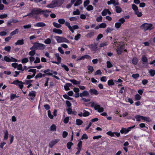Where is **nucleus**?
<instances>
[{"mask_svg":"<svg viewBox=\"0 0 155 155\" xmlns=\"http://www.w3.org/2000/svg\"><path fill=\"white\" fill-rule=\"evenodd\" d=\"M84 59H86L89 60H91V58L90 56L88 55H85L83 56Z\"/></svg>","mask_w":155,"mask_h":155,"instance_id":"nucleus-46","label":"nucleus"},{"mask_svg":"<svg viewBox=\"0 0 155 155\" xmlns=\"http://www.w3.org/2000/svg\"><path fill=\"white\" fill-rule=\"evenodd\" d=\"M59 141V139H55L51 141L49 144V146L50 148H52L53 146L55 144Z\"/></svg>","mask_w":155,"mask_h":155,"instance_id":"nucleus-13","label":"nucleus"},{"mask_svg":"<svg viewBox=\"0 0 155 155\" xmlns=\"http://www.w3.org/2000/svg\"><path fill=\"white\" fill-rule=\"evenodd\" d=\"M24 44V40L23 39H21V40H18L15 43V44L16 45H22Z\"/></svg>","mask_w":155,"mask_h":155,"instance_id":"nucleus-21","label":"nucleus"},{"mask_svg":"<svg viewBox=\"0 0 155 155\" xmlns=\"http://www.w3.org/2000/svg\"><path fill=\"white\" fill-rule=\"evenodd\" d=\"M82 142L81 141H80L78 143L77 146L78 147L77 149H81L82 148Z\"/></svg>","mask_w":155,"mask_h":155,"instance_id":"nucleus-38","label":"nucleus"},{"mask_svg":"<svg viewBox=\"0 0 155 155\" xmlns=\"http://www.w3.org/2000/svg\"><path fill=\"white\" fill-rule=\"evenodd\" d=\"M135 118H141L145 121L149 122V118L144 117L140 115H136L135 117Z\"/></svg>","mask_w":155,"mask_h":155,"instance_id":"nucleus-11","label":"nucleus"},{"mask_svg":"<svg viewBox=\"0 0 155 155\" xmlns=\"http://www.w3.org/2000/svg\"><path fill=\"white\" fill-rule=\"evenodd\" d=\"M53 32L58 34H61L62 33V31L61 30L59 29L54 28L53 29Z\"/></svg>","mask_w":155,"mask_h":155,"instance_id":"nucleus-20","label":"nucleus"},{"mask_svg":"<svg viewBox=\"0 0 155 155\" xmlns=\"http://www.w3.org/2000/svg\"><path fill=\"white\" fill-rule=\"evenodd\" d=\"M81 35L80 34H78L76 35L75 36L74 39L75 40H78L81 37Z\"/></svg>","mask_w":155,"mask_h":155,"instance_id":"nucleus-50","label":"nucleus"},{"mask_svg":"<svg viewBox=\"0 0 155 155\" xmlns=\"http://www.w3.org/2000/svg\"><path fill=\"white\" fill-rule=\"evenodd\" d=\"M91 104V107H94L95 110H97L98 112H102L104 111V109L103 107H101V106L97 103H95L93 102H91L90 103Z\"/></svg>","mask_w":155,"mask_h":155,"instance_id":"nucleus-4","label":"nucleus"},{"mask_svg":"<svg viewBox=\"0 0 155 155\" xmlns=\"http://www.w3.org/2000/svg\"><path fill=\"white\" fill-rule=\"evenodd\" d=\"M61 66L62 67L64 68L65 70L66 71H69V68H68V66L66 65H64V64H61Z\"/></svg>","mask_w":155,"mask_h":155,"instance_id":"nucleus-44","label":"nucleus"},{"mask_svg":"<svg viewBox=\"0 0 155 155\" xmlns=\"http://www.w3.org/2000/svg\"><path fill=\"white\" fill-rule=\"evenodd\" d=\"M70 81L74 84H80V83L79 81L74 79L70 80Z\"/></svg>","mask_w":155,"mask_h":155,"instance_id":"nucleus-27","label":"nucleus"},{"mask_svg":"<svg viewBox=\"0 0 155 155\" xmlns=\"http://www.w3.org/2000/svg\"><path fill=\"white\" fill-rule=\"evenodd\" d=\"M107 83L109 86L113 85L114 84V83L112 79L109 80L107 82Z\"/></svg>","mask_w":155,"mask_h":155,"instance_id":"nucleus-39","label":"nucleus"},{"mask_svg":"<svg viewBox=\"0 0 155 155\" xmlns=\"http://www.w3.org/2000/svg\"><path fill=\"white\" fill-rule=\"evenodd\" d=\"M19 83H23L22 81H19L18 80H16L14 81L13 82L11 83V84L17 85Z\"/></svg>","mask_w":155,"mask_h":155,"instance_id":"nucleus-23","label":"nucleus"},{"mask_svg":"<svg viewBox=\"0 0 155 155\" xmlns=\"http://www.w3.org/2000/svg\"><path fill=\"white\" fill-rule=\"evenodd\" d=\"M89 92L91 95H97L98 94V92L95 89H91L89 90Z\"/></svg>","mask_w":155,"mask_h":155,"instance_id":"nucleus-15","label":"nucleus"},{"mask_svg":"<svg viewBox=\"0 0 155 155\" xmlns=\"http://www.w3.org/2000/svg\"><path fill=\"white\" fill-rule=\"evenodd\" d=\"M141 60L143 62H146L147 61V58L145 55H143L142 56Z\"/></svg>","mask_w":155,"mask_h":155,"instance_id":"nucleus-31","label":"nucleus"},{"mask_svg":"<svg viewBox=\"0 0 155 155\" xmlns=\"http://www.w3.org/2000/svg\"><path fill=\"white\" fill-rule=\"evenodd\" d=\"M141 98L140 96L138 94H137L135 95V99L136 100H139Z\"/></svg>","mask_w":155,"mask_h":155,"instance_id":"nucleus-60","label":"nucleus"},{"mask_svg":"<svg viewBox=\"0 0 155 155\" xmlns=\"http://www.w3.org/2000/svg\"><path fill=\"white\" fill-rule=\"evenodd\" d=\"M46 74H47V75L52 76V77H54V78H55L57 79L58 80L59 79V77H58V76H57L56 75H52L53 74L52 73L49 72V73H46Z\"/></svg>","mask_w":155,"mask_h":155,"instance_id":"nucleus-43","label":"nucleus"},{"mask_svg":"<svg viewBox=\"0 0 155 155\" xmlns=\"http://www.w3.org/2000/svg\"><path fill=\"white\" fill-rule=\"evenodd\" d=\"M80 12L79 10L77 9L75 11H74L73 12V14L74 15H79L80 14Z\"/></svg>","mask_w":155,"mask_h":155,"instance_id":"nucleus-58","label":"nucleus"},{"mask_svg":"<svg viewBox=\"0 0 155 155\" xmlns=\"http://www.w3.org/2000/svg\"><path fill=\"white\" fill-rule=\"evenodd\" d=\"M4 60L5 61L8 62H10L11 61L17 62V59L14 58L13 57H12L11 58H10L7 56H5L4 57Z\"/></svg>","mask_w":155,"mask_h":155,"instance_id":"nucleus-8","label":"nucleus"},{"mask_svg":"<svg viewBox=\"0 0 155 155\" xmlns=\"http://www.w3.org/2000/svg\"><path fill=\"white\" fill-rule=\"evenodd\" d=\"M117 13H120L122 11V9L119 6H116L115 7Z\"/></svg>","mask_w":155,"mask_h":155,"instance_id":"nucleus-33","label":"nucleus"},{"mask_svg":"<svg viewBox=\"0 0 155 155\" xmlns=\"http://www.w3.org/2000/svg\"><path fill=\"white\" fill-rule=\"evenodd\" d=\"M107 45V42H103L100 44L99 47L100 48H101L106 46Z\"/></svg>","mask_w":155,"mask_h":155,"instance_id":"nucleus-51","label":"nucleus"},{"mask_svg":"<svg viewBox=\"0 0 155 155\" xmlns=\"http://www.w3.org/2000/svg\"><path fill=\"white\" fill-rule=\"evenodd\" d=\"M28 61V59L27 58H25L21 60V62L23 63H25Z\"/></svg>","mask_w":155,"mask_h":155,"instance_id":"nucleus-55","label":"nucleus"},{"mask_svg":"<svg viewBox=\"0 0 155 155\" xmlns=\"http://www.w3.org/2000/svg\"><path fill=\"white\" fill-rule=\"evenodd\" d=\"M82 3V1L81 0H77L75 3L74 4V6H78Z\"/></svg>","mask_w":155,"mask_h":155,"instance_id":"nucleus-25","label":"nucleus"},{"mask_svg":"<svg viewBox=\"0 0 155 155\" xmlns=\"http://www.w3.org/2000/svg\"><path fill=\"white\" fill-rule=\"evenodd\" d=\"M138 62V60L137 58L135 57H134L132 60V63L134 64L135 65Z\"/></svg>","mask_w":155,"mask_h":155,"instance_id":"nucleus-29","label":"nucleus"},{"mask_svg":"<svg viewBox=\"0 0 155 155\" xmlns=\"http://www.w3.org/2000/svg\"><path fill=\"white\" fill-rule=\"evenodd\" d=\"M73 145V143L71 142H69L67 143V146L68 149H70L71 146Z\"/></svg>","mask_w":155,"mask_h":155,"instance_id":"nucleus-42","label":"nucleus"},{"mask_svg":"<svg viewBox=\"0 0 155 155\" xmlns=\"http://www.w3.org/2000/svg\"><path fill=\"white\" fill-rule=\"evenodd\" d=\"M36 96V92L34 91H31L29 94L28 96L30 97V99L32 100H34V98Z\"/></svg>","mask_w":155,"mask_h":155,"instance_id":"nucleus-10","label":"nucleus"},{"mask_svg":"<svg viewBox=\"0 0 155 155\" xmlns=\"http://www.w3.org/2000/svg\"><path fill=\"white\" fill-rule=\"evenodd\" d=\"M51 40L49 38H48L44 41V43L47 44H49L51 43Z\"/></svg>","mask_w":155,"mask_h":155,"instance_id":"nucleus-41","label":"nucleus"},{"mask_svg":"<svg viewBox=\"0 0 155 155\" xmlns=\"http://www.w3.org/2000/svg\"><path fill=\"white\" fill-rule=\"evenodd\" d=\"M32 15L34 18L37 19V16L41 15V9L40 8H35L31 10Z\"/></svg>","mask_w":155,"mask_h":155,"instance_id":"nucleus-5","label":"nucleus"},{"mask_svg":"<svg viewBox=\"0 0 155 155\" xmlns=\"http://www.w3.org/2000/svg\"><path fill=\"white\" fill-rule=\"evenodd\" d=\"M54 38L56 40L57 42L58 43H61L63 42H66L68 43H70V42L66 38L62 37L55 36Z\"/></svg>","mask_w":155,"mask_h":155,"instance_id":"nucleus-6","label":"nucleus"},{"mask_svg":"<svg viewBox=\"0 0 155 155\" xmlns=\"http://www.w3.org/2000/svg\"><path fill=\"white\" fill-rule=\"evenodd\" d=\"M63 97L65 98L66 99H68L70 100H71L72 99V98H71V97H69L68 95H67L66 94L64 95H63Z\"/></svg>","mask_w":155,"mask_h":155,"instance_id":"nucleus-64","label":"nucleus"},{"mask_svg":"<svg viewBox=\"0 0 155 155\" xmlns=\"http://www.w3.org/2000/svg\"><path fill=\"white\" fill-rule=\"evenodd\" d=\"M89 95V93L87 91H84L82 93L80 94V96L81 97H87Z\"/></svg>","mask_w":155,"mask_h":155,"instance_id":"nucleus-14","label":"nucleus"},{"mask_svg":"<svg viewBox=\"0 0 155 155\" xmlns=\"http://www.w3.org/2000/svg\"><path fill=\"white\" fill-rule=\"evenodd\" d=\"M139 77V75L138 74H133L132 75V77L134 79H136Z\"/></svg>","mask_w":155,"mask_h":155,"instance_id":"nucleus-62","label":"nucleus"},{"mask_svg":"<svg viewBox=\"0 0 155 155\" xmlns=\"http://www.w3.org/2000/svg\"><path fill=\"white\" fill-rule=\"evenodd\" d=\"M99 25H100L99 27H100V28H105L107 26V25L105 23H101Z\"/></svg>","mask_w":155,"mask_h":155,"instance_id":"nucleus-56","label":"nucleus"},{"mask_svg":"<svg viewBox=\"0 0 155 155\" xmlns=\"http://www.w3.org/2000/svg\"><path fill=\"white\" fill-rule=\"evenodd\" d=\"M140 28L145 31L147 30H151L153 29L154 27L152 24L145 23L141 25Z\"/></svg>","mask_w":155,"mask_h":155,"instance_id":"nucleus-2","label":"nucleus"},{"mask_svg":"<svg viewBox=\"0 0 155 155\" xmlns=\"http://www.w3.org/2000/svg\"><path fill=\"white\" fill-rule=\"evenodd\" d=\"M36 69H30L28 70V72H32L33 73V76H35V74H36Z\"/></svg>","mask_w":155,"mask_h":155,"instance_id":"nucleus-52","label":"nucleus"},{"mask_svg":"<svg viewBox=\"0 0 155 155\" xmlns=\"http://www.w3.org/2000/svg\"><path fill=\"white\" fill-rule=\"evenodd\" d=\"M87 11L92 10L93 9V7L91 5H89L86 8Z\"/></svg>","mask_w":155,"mask_h":155,"instance_id":"nucleus-45","label":"nucleus"},{"mask_svg":"<svg viewBox=\"0 0 155 155\" xmlns=\"http://www.w3.org/2000/svg\"><path fill=\"white\" fill-rule=\"evenodd\" d=\"M32 50L30 51L29 53V54L31 56H34L35 54L36 50L35 49L31 50Z\"/></svg>","mask_w":155,"mask_h":155,"instance_id":"nucleus-32","label":"nucleus"},{"mask_svg":"<svg viewBox=\"0 0 155 155\" xmlns=\"http://www.w3.org/2000/svg\"><path fill=\"white\" fill-rule=\"evenodd\" d=\"M90 1L89 0H86L85 1L84 3V7H86L89 4Z\"/></svg>","mask_w":155,"mask_h":155,"instance_id":"nucleus-59","label":"nucleus"},{"mask_svg":"<svg viewBox=\"0 0 155 155\" xmlns=\"http://www.w3.org/2000/svg\"><path fill=\"white\" fill-rule=\"evenodd\" d=\"M19 31V30L18 29H16L15 30L13 31L12 32H11L10 34V36H12L14 35L17 34Z\"/></svg>","mask_w":155,"mask_h":155,"instance_id":"nucleus-24","label":"nucleus"},{"mask_svg":"<svg viewBox=\"0 0 155 155\" xmlns=\"http://www.w3.org/2000/svg\"><path fill=\"white\" fill-rule=\"evenodd\" d=\"M45 47V45H44L38 42H35L34 43L32 47L30 48L31 50L35 49V50H43Z\"/></svg>","mask_w":155,"mask_h":155,"instance_id":"nucleus-3","label":"nucleus"},{"mask_svg":"<svg viewBox=\"0 0 155 155\" xmlns=\"http://www.w3.org/2000/svg\"><path fill=\"white\" fill-rule=\"evenodd\" d=\"M4 136L3 140H7L8 138V130H6L5 131H4Z\"/></svg>","mask_w":155,"mask_h":155,"instance_id":"nucleus-19","label":"nucleus"},{"mask_svg":"<svg viewBox=\"0 0 155 155\" xmlns=\"http://www.w3.org/2000/svg\"><path fill=\"white\" fill-rule=\"evenodd\" d=\"M149 73L151 77H153L155 75V70L150 69L149 71Z\"/></svg>","mask_w":155,"mask_h":155,"instance_id":"nucleus-22","label":"nucleus"},{"mask_svg":"<svg viewBox=\"0 0 155 155\" xmlns=\"http://www.w3.org/2000/svg\"><path fill=\"white\" fill-rule=\"evenodd\" d=\"M108 12V9H105L102 12L101 14L103 16L106 15Z\"/></svg>","mask_w":155,"mask_h":155,"instance_id":"nucleus-28","label":"nucleus"},{"mask_svg":"<svg viewBox=\"0 0 155 155\" xmlns=\"http://www.w3.org/2000/svg\"><path fill=\"white\" fill-rule=\"evenodd\" d=\"M83 116L84 117H87L90 115V113L89 112L85 110H83Z\"/></svg>","mask_w":155,"mask_h":155,"instance_id":"nucleus-26","label":"nucleus"},{"mask_svg":"<svg viewBox=\"0 0 155 155\" xmlns=\"http://www.w3.org/2000/svg\"><path fill=\"white\" fill-rule=\"evenodd\" d=\"M107 134L111 137H114V132H112L111 131L108 132H107Z\"/></svg>","mask_w":155,"mask_h":155,"instance_id":"nucleus-61","label":"nucleus"},{"mask_svg":"<svg viewBox=\"0 0 155 155\" xmlns=\"http://www.w3.org/2000/svg\"><path fill=\"white\" fill-rule=\"evenodd\" d=\"M55 55L58 61H59V62H61V58L60 57L59 54L58 53H56L55 54Z\"/></svg>","mask_w":155,"mask_h":155,"instance_id":"nucleus-34","label":"nucleus"},{"mask_svg":"<svg viewBox=\"0 0 155 155\" xmlns=\"http://www.w3.org/2000/svg\"><path fill=\"white\" fill-rule=\"evenodd\" d=\"M124 48L123 45H120L118 46L117 49V51L118 54H120L123 51Z\"/></svg>","mask_w":155,"mask_h":155,"instance_id":"nucleus-12","label":"nucleus"},{"mask_svg":"<svg viewBox=\"0 0 155 155\" xmlns=\"http://www.w3.org/2000/svg\"><path fill=\"white\" fill-rule=\"evenodd\" d=\"M41 15L42 14L43 16L46 17L47 18L49 16L48 14V13H49V12H51V11H48L46 10H42L41 9Z\"/></svg>","mask_w":155,"mask_h":155,"instance_id":"nucleus-9","label":"nucleus"},{"mask_svg":"<svg viewBox=\"0 0 155 155\" xmlns=\"http://www.w3.org/2000/svg\"><path fill=\"white\" fill-rule=\"evenodd\" d=\"M58 22L61 24H63L65 23V21L63 19H59L58 20Z\"/></svg>","mask_w":155,"mask_h":155,"instance_id":"nucleus-40","label":"nucleus"},{"mask_svg":"<svg viewBox=\"0 0 155 155\" xmlns=\"http://www.w3.org/2000/svg\"><path fill=\"white\" fill-rule=\"evenodd\" d=\"M94 35V32H91L85 36L88 38H91Z\"/></svg>","mask_w":155,"mask_h":155,"instance_id":"nucleus-18","label":"nucleus"},{"mask_svg":"<svg viewBox=\"0 0 155 155\" xmlns=\"http://www.w3.org/2000/svg\"><path fill=\"white\" fill-rule=\"evenodd\" d=\"M76 124L78 125H81L83 123L82 120L81 119H77L76 120Z\"/></svg>","mask_w":155,"mask_h":155,"instance_id":"nucleus-30","label":"nucleus"},{"mask_svg":"<svg viewBox=\"0 0 155 155\" xmlns=\"http://www.w3.org/2000/svg\"><path fill=\"white\" fill-rule=\"evenodd\" d=\"M107 67L108 68H110L113 66L112 64L109 61H107Z\"/></svg>","mask_w":155,"mask_h":155,"instance_id":"nucleus-49","label":"nucleus"},{"mask_svg":"<svg viewBox=\"0 0 155 155\" xmlns=\"http://www.w3.org/2000/svg\"><path fill=\"white\" fill-rule=\"evenodd\" d=\"M135 13L138 17H141L142 15V14L141 12H140L138 11L135 12Z\"/></svg>","mask_w":155,"mask_h":155,"instance_id":"nucleus-48","label":"nucleus"},{"mask_svg":"<svg viewBox=\"0 0 155 155\" xmlns=\"http://www.w3.org/2000/svg\"><path fill=\"white\" fill-rule=\"evenodd\" d=\"M118 21L119 22L116 23L115 25V27L117 29L120 27L121 25L125 21V20L124 18H122L119 19Z\"/></svg>","mask_w":155,"mask_h":155,"instance_id":"nucleus-7","label":"nucleus"},{"mask_svg":"<svg viewBox=\"0 0 155 155\" xmlns=\"http://www.w3.org/2000/svg\"><path fill=\"white\" fill-rule=\"evenodd\" d=\"M88 138V137L86 134H84L81 138V139H87Z\"/></svg>","mask_w":155,"mask_h":155,"instance_id":"nucleus-63","label":"nucleus"},{"mask_svg":"<svg viewBox=\"0 0 155 155\" xmlns=\"http://www.w3.org/2000/svg\"><path fill=\"white\" fill-rule=\"evenodd\" d=\"M53 25L55 27L57 28H59L61 27V25L56 22H54Z\"/></svg>","mask_w":155,"mask_h":155,"instance_id":"nucleus-37","label":"nucleus"},{"mask_svg":"<svg viewBox=\"0 0 155 155\" xmlns=\"http://www.w3.org/2000/svg\"><path fill=\"white\" fill-rule=\"evenodd\" d=\"M11 49V48L10 46L5 47L4 48V50L8 52H9Z\"/></svg>","mask_w":155,"mask_h":155,"instance_id":"nucleus-47","label":"nucleus"},{"mask_svg":"<svg viewBox=\"0 0 155 155\" xmlns=\"http://www.w3.org/2000/svg\"><path fill=\"white\" fill-rule=\"evenodd\" d=\"M35 26L38 27H44L45 26V24L44 23L42 22H40L37 23L34 25Z\"/></svg>","mask_w":155,"mask_h":155,"instance_id":"nucleus-16","label":"nucleus"},{"mask_svg":"<svg viewBox=\"0 0 155 155\" xmlns=\"http://www.w3.org/2000/svg\"><path fill=\"white\" fill-rule=\"evenodd\" d=\"M102 17L101 16H100L97 17L96 19V21L98 22H101L102 21Z\"/></svg>","mask_w":155,"mask_h":155,"instance_id":"nucleus-54","label":"nucleus"},{"mask_svg":"<svg viewBox=\"0 0 155 155\" xmlns=\"http://www.w3.org/2000/svg\"><path fill=\"white\" fill-rule=\"evenodd\" d=\"M132 8L133 9L134 11L135 12L137 11L138 10V8L137 7L135 4H132Z\"/></svg>","mask_w":155,"mask_h":155,"instance_id":"nucleus-35","label":"nucleus"},{"mask_svg":"<svg viewBox=\"0 0 155 155\" xmlns=\"http://www.w3.org/2000/svg\"><path fill=\"white\" fill-rule=\"evenodd\" d=\"M48 117L50 119H52L53 117V116L51 114V112L50 110H48Z\"/></svg>","mask_w":155,"mask_h":155,"instance_id":"nucleus-53","label":"nucleus"},{"mask_svg":"<svg viewBox=\"0 0 155 155\" xmlns=\"http://www.w3.org/2000/svg\"><path fill=\"white\" fill-rule=\"evenodd\" d=\"M65 25L68 28L69 30L72 32L74 33V31L72 29V27H71V26L70 25V24L69 22H66L65 23Z\"/></svg>","mask_w":155,"mask_h":155,"instance_id":"nucleus-17","label":"nucleus"},{"mask_svg":"<svg viewBox=\"0 0 155 155\" xmlns=\"http://www.w3.org/2000/svg\"><path fill=\"white\" fill-rule=\"evenodd\" d=\"M63 2V0H53L51 4L48 5L46 7L49 8H54L61 6Z\"/></svg>","mask_w":155,"mask_h":155,"instance_id":"nucleus-1","label":"nucleus"},{"mask_svg":"<svg viewBox=\"0 0 155 155\" xmlns=\"http://www.w3.org/2000/svg\"><path fill=\"white\" fill-rule=\"evenodd\" d=\"M50 130L51 131H56V126L53 124H52L50 127Z\"/></svg>","mask_w":155,"mask_h":155,"instance_id":"nucleus-36","label":"nucleus"},{"mask_svg":"<svg viewBox=\"0 0 155 155\" xmlns=\"http://www.w3.org/2000/svg\"><path fill=\"white\" fill-rule=\"evenodd\" d=\"M81 100L84 102H87L90 101L91 99H86L85 98L82 97H81Z\"/></svg>","mask_w":155,"mask_h":155,"instance_id":"nucleus-57","label":"nucleus"}]
</instances>
